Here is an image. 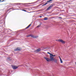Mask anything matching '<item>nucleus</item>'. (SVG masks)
Returning <instances> with one entry per match:
<instances>
[{
  "mask_svg": "<svg viewBox=\"0 0 76 76\" xmlns=\"http://www.w3.org/2000/svg\"><path fill=\"white\" fill-rule=\"evenodd\" d=\"M50 61H53L54 60V57L53 56H50Z\"/></svg>",
  "mask_w": 76,
  "mask_h": 76,
  "instance_id": "1",
  "label": "nucleus"
},
{
  "mask_svg": "<svg viewBox=\"0 0 76 76\" xmlns=\"http://www.w3.org/2000/svg\"><path fill=\"white\" fill-rule=\"evenodd\" d=\"M58 41L61 42L62 44H65V42L62 39H59L58 40Z\"/></svg>",
  "mask_w": 76,
  "mask_h": 76,
  "instance_id": "2",
  "label": "nucleus"
},
{
  "mask_svg": "<svg viewBox=\"0 0 76 76\" xmlns=\"http://www.w3.org/2000/svg\"><path fill=\"white\" fill-rule=\"evenodd\" d=\"M44 58L45 60H46L47 61H51V60H50V59L47 58L46 57H44Z\"/></svg>",
  "mask_w": 76,
  "mask_h": 76,
  "instance_id": "3",
  "label": "nucleus"
},
{
  "mask_svg": "<svg viewBox=\"0 0 76 76\" xmlns=\"http://www.w3.org/2000/svg\"><path fill=\"white\" fill-rule=\"evenodd\" d=\"M31 37H32V38H37L38 37V36H34L32 35L31 36Z\"/></svg>",
  "mask_w": 76,
  "mask_h": 76,
  "instance_id": "4",
  "label": "nucleus"
},
{
  "mask_svg": "<svg viewBox=\"0 0 76 76\" xmlns=\"http://www.w3.org/2000/svg\"><path fill=\"white\" fill-rule=\"evenodd\" d=\"M53 0H50L48 1H47V3H46L45 4L43 5L42 6H45V5H46V4H47L48 3H49V2H50V1H53Z\"/></svg>",
  "mask_w": 76,
  "mask_h": 76,
  "instance_id": "5",
  "label": "nucleus"
},
{
  "mask_svg": "<svg viewBox=\"0 0 76 76\" xmlns=\"http://www.w3.org/2000/svg\"><path fill=\"white\" fill-rule=\"evenodd\" d=\"M41 51V49H37L35 51V53H38V52H39V51Z\"/></svg>",
  "mask_w": 76,
  "mask_h": 76,
  "instance_id": "6",
  "label": "nucleus"
},
{
  "mask_svg": "<svg viewBox=\"0 0 76 76\" xmlns=\"http://www.w3.org/2000/svg\"><path fill=\"white\" fill-rule=\"evenodd\" d=\"M12 68L13 69H18V66H12Z\"/></svg>",
  "mask_w": 76,
  "mask_h": 76,
  "instance_id": "7",
  "label": "nucleus"
},
{
  "mask_svg": "<svg viewBox=\"0 0 76 76\" xmlns=\"http://www.w3.org/2000/svg\"><path fill=\"white\" fill-rule=\"evenodd\" d=\"M20 49L18 48H17L14 49V51H20Z\"/></svg>",
  "mask_w": 76,
  "mask_h": 76,
  "instance_id": "8",
  "label": "nucleus"
},
{
  "mask_svg": "<svg viewBox=\"0 0 76 76\" xmlns=\"http://www.w3.org/2000/svg\"><path fill=\"white\" fill-rule=\"evenodd\" d=\"M51 9V8L49 6L47 9V10H50Z\"/></svg>",
  "mask_w": 76,
  "mask_h": 76,
  "instance_id": "9",
  "label": "nucleus"
},
{
  "mask_svg": "<svg viewBox=\"0 0 76 76\" xmlns=\"http://www.w3.org/2000/svg\"><path fill=\"white\" fill-rule=\"evenodd\" d=\"M31 24H29L28 26L26 28V29H28V28H29V26H31Z\"/></svg>",
  "mask_w": 76,
  "mask_h": 76,
  "instance_id": "10",
  "label": "nucleus"
},
{
  "mask_svg": "<svg viewBox=\"0 0 76 76\" xmlns=\"http://www.w3.org/2000/svg\"><path fill=\"white\" fill-rule=\"evenodd\" d=\"M44 19L45 20H47L48 19V18L47 17H45Z\"/></svg>",
  "mask_w": 76,
  "mask_h": 76,
  "instance_id": "11",
  "label": "nucleus"
},
{
  "mask_svg": "<svg viewBox=\"0 0 76 76\" xmlns=\"http://www.w3.org/2000/svg\"><path fill=\"white\" fill-rule=\"evenodd\" d=\"M53 61H54V62L56 63L57 62V59H55Z\"/></svg>",
  "mask_w": 76,
  "mask_h": 76,
  "instance_id": "12",
  "label": "nucleus"
},
{
  "mask_svg": "<svg viewBox=\"0 0 76 76\" xmlns=\"http://www.w3.org/2000/svg\"><path fill=\"white\" fill-rule=\"evenodd\" d=\"M41 25V23H40L39 24V25H38L37 26V28H39V27H40V26Z\"/></svg>",
  "mask_w": 76,
  "mask_h": 76,
  "instance_id": "13",
  "label": "nucleus"
},
{
  "mask_svg": "<svg viewBox=\"0 0 76 76\" xmlns=\"http://www.w3.org/2000/svg\"><path fill=\"white\" fill-rule=\"evenodd\" d=\"M32 34L29 35H27L26 36V37H31V36H32Z\"/></svg>",
  "mask_w": 76,
  "mask_h": 76,
  "instance_id": "14",
  "label": "nucleus"
},
{
  "mask_svg": "<svg viewBox=\"0 0 76 76\" xmlns=\"http://www.w3.org/2000/svg\"><path fill=\"white\" fill-rule=\"evenodd\" d=\"M53 4L50 5L49 6V7H50L51 8L53 7Z\"/></svg>",
  "mask_w": 76,
  "mask_h": 76,
  "instance_id": "15",
  "label": "nucleus"
},
{
  "mask_svg": "<svg viewBox=\"0 0 76 76\" xmlns=\"http://www.w3.org/2000/svg\"><path fill=\"white\" fill-rule=\"evenodd\" d=\"M60 61H61V63H63V61H62V60L61 58H60Z\"/></svg>",
  "mask_w": 76,
  "mask_h": 76,
  "instance_id": "16",
  "label": "nucleus"
},
{
  "mask_svg": "<svg viewBox=\"0 0 76 76\" xmlns=\"http://www.w3.org/2000/svg\"><path fill=\"white\" fill-rule=\"evenodd\" d=\"M1 0H0V2H3V1H4V0L1 1Z\"/></svg>",
  "mask_w": 76,
  "mask_h": 76,
  "instance_id": "17",
  "label": "nucleus"
},
{
  "mask_svg": "<svg viewBox=\"0 0 76 76\" xmlns=\"http://www.w3.org/2000/svg\"><path fill=\"white\" fill-rule=\"evenodd\" d=\"M49 54L51 55V56H53V54H51V53H50Z\"/></svg>",
  "mask_w": 76,
  "mask_h": 76,
  "instance_id": "18",
  "label": "nucleus"
},
{
  "mask_svg": "<svg viewBox=\"0 0 76 76\" xmlns=\"http://www.w3.org/2000/svg\"><path fill=\"white\" fill-rule=\"evenodd\" d=\"M52 56H53V57H56V55H52Z\"/></svg>",
  "mask_w": 76,
  "mask_h": 76,
  "instance_id": "19",
  "label": "nucleus"
},
{
  "mask_svg": "<svg viewBox=\"0 0 76 76\" xmlns=\"http://www.w3.org/2000/svg\"><path fill=\"white\" fill-rule=\"evenodd\" d=\"M17 4H19L20 5L21 4H23L17 3Z\"/></svg>",
  "mask_w": 76,
  "mask_h": 76,
  "instance_id": "20",
  "label": "nucleus"
},
{
  "mask_svg": "<svg viewBox=\"0 0 76 76\" xmlns=\"http://www.w3.org/2000/svg\"><path fill=\"white\" fill-rule=\"evenodd\" d=\"M23 10V11H24V12H26V10Z\"/></svg>",
  "mask_w": 76,
  "mask_h": 76,
  "instance_id": "21",
  "label": "nucleus"
},
{
  "mask_svg": "<svg viewBox=\"0 0 76 76\" xmlns=\"http://www.w3.org/2000/svg\"><path fill=\"white\" fill-rule=\"evenodd\" d=\"M47 53H48V54H50V53L49 52H48Z\"/></svg>",
  "mask_w": 76,
  "mask_h": 76,
  "instance_id": "22",
  "label": "nucleus"
},
{
  "mask_svg": "<svg viewBox=\"0 0 76 76\" xmlns=\"http://www.w3.org/2000/svg\"><path fill=\"white\" fill-rule=\"evenodd\" d=\"M8 58V59H9L10 58Z\"/></svg>",
  "mask_w": 76,
  "mask_h": 76,
  "instance_id": "23",
  "label": "nucleus"
},
{
  "mask_svg": "<svg viewBox=\"0 0 76 76\" xmlns=\"http://www.w3.org/2000/svg\"><path fill=\"white\" fill-rule=\"evenodd\" d=\"M59 58L60 59V58H60V56H59Z\"/></svg>",
  "mask_w": 76,
  "mask_h": 76,
  "instance_id": "24",
  "label": "nucleus"
},
{
  "mask_svg": "<svg viewBox=\"0 0 76 76\" xmlns=\"http://www.w3.org/2000/svg\"><path fill=\"white\" fill-rule=\"evenodd\" d=\"M40 18H42V17L41 16H40Z\"/></svg>",
  "mask_w": 76,
  "mask_h": 76,
  "instance_id": "25",
  "label": "nucleus"
},
{
  "mask_svg": "<svg viewBox=\"0 0 76 76\" xmlns=\"http://www.w3.org/2000/svg\"><path fill=\"white\" fill-rule=\"evenodd\" d=\"M59 18H61V17H59Z\"/></svg>",
  "mask_w": 76,
  "mask_h": 76,
  "instance_id": "26",
  "label": "nucleus"
},
{
  "mask_svg": "<svg viewBox=\"0 0 76 76\" xmlns=\"http://www.w3.org/2000/svg\"><path fill=\"white\" fill-rule=\"evenodd\" d=\"M39 0H38V1H39Z\"/></svg>",
  "mask_w": 76,
  "mask_h": 76,
  "instance_id": "27",
  "label": "nucleus"
},
{
  "mask_svg": "<svg viewBox=\"0 0 76 76\" xmlns=\"http://www.w3.org/2000/svg\"><path fill=\"white\" fill-rule=\"evenodd\" d=\"M56 41H57V40H56Z\"/></svg>",
  "mask_w": 76,
  "mask_h": 76,
  "instance_id": "28",
  "label": "nucleus"
}]
</instances>
